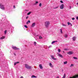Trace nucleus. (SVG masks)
<instances>
[{"instance_id":"f8f14e48","label":"nucleus","mask_w":78,"mask_h":78,"mask_svg":"<svg viewBox=\"0 0 78 78\" xmlns=\"http://www.w3.org/2000/svg\"><path fill=\"white\" fill-rule=\"evenodd\" d=\"M5 37L3 36L2 37L0 38V39L1 40H2V39H5Z\"/></svg>"},{"instance_id":"7ed1b4c3","label":"nucleus","mask_w":78,"mask_h":78,"mask_svg":"<svg viewBox=\"0 0 78 78\" xmlns=\"http://www.w3.org/2000/svg\"><path fill=\"white\" fill-rule=\"evenodd\" d=\"M12 48L14 50H19V48H17L15 46L12 47Z\"/></svg>"},{"instance_id":"4468645a","label":"nucleus","mask_w":78,"mask_h":78,"mask_svg":"<svg viewBox=\"0 0 78 78\" xmlns=\"http://www.w3.org/2000/svg\"><path fill=\"white\" fill-rule=\"evenodd\" d=\"M19 62H15L14 64V66H16V64H19Z\"/></svg>"},{"instance_id":"1a4fd4ad","label":"nucleus","mask_w":78,"mask_h":78,"mask_svg":"<svg viewBox=\"0 0 78 78\" xmlns=\"http://www.w3.org/2000/svg\"><path fill=\"white\" fill-rule=\"evenodd\" d=\"M39 67L41 69H43V67L42 66V65L41 64H40L39 65Z\"/></svg>"},{"instance_id":"f257e3e1","label":"nucleus","mask_w":78,"mask_h":78,"mask_svg":"<svg viewBox=\"0 0 78 78\" xmlns=\"http://www.w3.org/2000/svg\"><path fill=\"white\" fill-rule=\"evenodd\" d=\"M44 25L46 28H48L50 25V22L49 21H46L44 23Z\"/></svg>"},{"instance_id":"4c0bfd02","label":"nucleus","mask_w":78,"mask_h":78,"mask_svg":"<svg viewBox=\"0 0 78 78\" xmlns=\"http://www.w3.org/2000/svg\"><path fill=\"white\" fill-rule=\"evenodd\" d=\"M28 17L27 16V17H26V19H28Z\"/></svg>"},{"instance_id":"2eb2a0df","label":"nucleus","mask_w":78,"mask_h":78,"mask_svg":"<svg viewBox=\"0 0 78 78\" xmlns=\"http://www.w3.org/2000/svg\"><path fill=\"white\" fill-rule=\"evenodd\" d=\"M73 41H75V40H76V37H73Z\"/></svg>"},{"instance_id":"393cba45","label":"nucleus","mask_w":78,"mask_h":78,"mask_svg":"<svg viewBox=\"0 0 78 78\" xmlns=\"http://www.w3.org/2000/svg\"><path fill=\"white\" fill-rule=\"evenodd\" d=\"M6 33H7V30H5L4 31V33L5 34H6Z\"/></svg>"},{"instance_id":"bb28decb","label":"nucleus","mask_w":78,"mask_h":78,"mask_svg":"<svg viewBox=\"0 0 78 78\" xmlns=\"http://www.w3.org/2000/svg\"><path fill=\"white\" fill-rule=\"evenodd\" d=\"M24 27H25V28H28V27H27V26L26 25H24Z\"/></svg>"},{"instance_id":"6e6552de","label":"nucleus","mask_w":78,"mask_h":78,"mask_svg":"<svg viewBox=\"0 0 78 78\" xmlns=\"http://www.w3.org/2000/svg\"><path fill=\"white\" fill-rule=\"evenodd\" d=\"M58 56H59V57H60V58H63V56H62V55H61V54H58Z\"/></svg>"},{"instance_id":"58836bf2","label":"nucleus","mask_w":78,"mask_h":78,"mask_svg":"<svg viewBox=\"0 0 78 78\" xmlns=\"http://www.w3.org/2000/svg\"><path fill=\"white\" fill-rule=\"evenodd\" d=\"M68 49H64V50H68Z\"/></svg>"},{"instance_id":"473e14b6","label":"nucleus","mask_w":78,"mask_h":78,"mask_svg":"<svg viewBox=\"0 0 78 78\" xmlns=\"http://www.w3.org/2000/svg\"><path fill=\"white\" fill-rule=\"evenodd\" d=\"M58 8V7H57L55 8H54V9H56V8Z\"/></svg>"},{"instance_id":"aec40b11","label":"nucleus","mask_w":78,"mask_h":78,"mask_svg":"<svg viewBox=\"0 0 78 78\" xmlns=\"http://www.w3.org/2000/svg\"><path fill=\"white\" fill-rule=\"evenodd\" d=\"M66 78V74H64V76L62 78Z\"/></svg>"},{"instance_id":"b1692460","label":"nucleus","mask_w":78,"mask_h":78,"mask_svg":"<svg viewBox=\"0 0 78 78\" xmlns=\"http://www.w3.org/2000/svg\"><path fill=\"white\" fill-rule=\"evenodd\" d=\"M60 31H61V33H62V29H60Z\"/></svg>"},{"instance_id":"412c9836","label":"nucleus","mask_w":78,"mask_h":78,"mask_svg":"<svg viewBox=\"0 0 78 78\" xmlns=\"http://www.w3.org/2000/svg\"><path fill=\"white\" fill-rule=\"evenodd\" d=\"M41 6H42V3H40L39 4V6H40V7H41Z\"/></svg>"},{"instance_id":"ea45409f","label":"nucleus","mask_w":78,"mask_h":78,"mask_svg":"<svg viewBox=\"0 0 78 78\" xmlns=\"http://www.w3.org/2000/svg\"><path fill=\"white\" fill-rule=\"evenodd\" d=\"M20 78H23V76H21L20 77Z\"/></svg>"},{"instance_id":"2f4dec72","label":"nucleus","mask_w":78,"mask_h":78,"mask_svg":"<svg viewBox=\"0 0 78 78\" xmlns=\"http://www.w3.org/2000/svg\"><path fill=\"white\" fill-rule=\"evenodd\" d=\"M35 3H36V4H37V3H38V2H37V1H36V2H35Z\"/></svg>"},{"instance_id":"f704fd0d","label":"nucleus","mask_w":78,"mask_h":78,"mask_svg":"<svg viewBox=\"0 0 78 78\" xmlns=\"http://www.w3.org/2000/svg\"><path fill=\"white\" fill-rule=\"evenodd\" d=\"M72 20H75V18H72Z\"/></svg>"},{"instance_id":"f03ea898","label":"nucleus","mask_w":78,"mask_h":78,"mask_svg":"<svg viewBox=\"0 0 78 78\" xmlns=\"http://www.w3.org/2000/svg\"><path fill=\"white\" fill-rule=\"evenodd\" d=\"M25 67L26 69H31V66H29V65L27 64H25Z\"/></svg>"},{"instance_id":"cd10ccee","label":"nucleus","mask_w":78,"mask_h":78,"mask_svg":"<svg viewBox=\"0 0 78 78\" xmlns=\"http://www.w3.org/2000/svg\"><path fill=\"white\" fill-rule=\"evenodd\" d=\"M73 58L74 59H78V58H77L76 57H73Z\"/></svg>"},{"instance_id":"c03bdc74","label":"nucleus","mask_w":78,"mask_h":78,"mask_svg":"<svg viewBox=\"0 0 78 78\" xmlns=\"http://www.w3.org/2000/svg\"><path fill=\"white\" fill-rule=\"evenodd\" d=\"M77 5H78V3H77Z\"/></svg>"},{"instance_id":"39448f33","label":"nucleus","mask_w":78,"mask_h":78,"mask_svg":"<svg viewBox=\"0 0 78 78\" xmlns=\"http://www.w3.org/2000/svg\"><path fill=\"white\" fill-rule=\"evenodd\" d=\"M0 8L2 9H5V7H4L3 5H2V6H0Z\"/></svg>"},{"instance_id":"c85d7f7f","label":"nucleus","mask_w":78,"mask_h":78,"mask_svg":"<svg viewBox=\"0 0 78 78\" xmlns=\"http://www.w3.org/2000/svg\"><path fill=\"white\" fill-rule=\"evenodd\" d=\"M58 52H59V53H60V52L61 51V49H58Z\"/></svg>"},{"instance_id":"f3484780","label":"nucleus","mask_w":78,"mask_h":78,"mask_svg":"<svg viewBox=\"0 0 78 78\" xmlns=\"http://www.w3.org/2000/svg\"><path fill=\"white\" fill-rule=\"evenodd\" d=\"M64 64H67V61L63 63Z\"/></svg>"},{"instance_id":"c756f323","label":"nucleus","mask_w":78,"mask_h":78,"mask_svg":"<svg viewBox=\"0 0 78 78\" xmlns=\"http://www.w3.org/2000/svg\"><path fill=\"white\" fill-rule=\"evenodd\" d=\"M39 39H42V37L40 36L39 37Z\"/></svg>"},{"instance_id":"7c9ffc66","label":"nucleus","mask_w":78,"mask_h":78,"mask_svg":"<svg viewBox=\"0 0 78 78\" xmlns=\"http://www.w3.org/2000/svg\"><path fill=\"white\" fill-rule=\"evenodd\" d=\"M72 66H73V64H71L70 66V67H72Z\"/></svg>"},{"instance_id":"4be33fe9","label":"nucleus","mask_w":78,"mask_h":78,"mask_svg":"<svg viewBox=\"0 0 78 78\" xmlns=\"http://www.w3.org/2000/svg\"><path fill=\"white\" fill-rule=\"evenodd\" d=\"M67 36H68V35H67V34H66L65 35V37H67Z\"/></svg>"},{"instance_id":"20e7f679","label":"nucleus","mask_w":78,"mask_h":78,"mask_svg":"<svg viewBox=\"0 0 78 78\" xmlns=\"http://www.w3.org/2000/svg\"><path fill=\"white\" fill-rule=\"evenodd\" d=\"M64 4H62L60 6V8L61 9H64Z\"/></svg>"},{"instance_id":"dca6fc26","label":"nucleus","mask_w":78,"mask_h":78,"mask_svg":"<svg viewBox=\"0 0 78 78\" xmlns=\"http://www.w3.org/2000/svg\"><path fill=\"white\" fill-rule=\"evenodd\" d=\"M31 77V78H37V76H35L34 75L32 76Z\"/></svg>"},{"instance_id":"72a5a7b5","label":"nucleus","mask_w":78,"mask_h":78,"mask_svg":"<svg viewBox=\"0 0 78 78\" xmlns=\"http://www.w3.org/2000/svg\"><path fill=\"white\" fill-rule=\"evenodd\" d=\"M60 2L62 3H63V2L62 1H60Z\"/></svg>"},{"instance_id":"37998d69","label":"nucleus","mask_w":78,"mask_h":78,"mask_svg":"<svg viewBox=\"0 0 78 78\" xmlns=\"http://www.w3.org/2000/svg\"><path fill=\"white\" fill-rule=\"evenodd\" d=\"M1 6V4H0V6Z\"/></svg>"},{"instance_id":"423d86ee","label":"nucleus","mask_w":78,"mask_h":78,"mask_svg":"<svg viewBox=\"0 0 78 78\" xmlns=\"http://www.w3.org/2000/svg\"><path fill=\"white\" fill-rule=\"evenodd\" d=\"M73 53V52L72 51H70L68 52V55H72Z\"/></svg>"},{"instance_id":"5701e85b","label":"nucleus","mask_w":78,"mask_h":78,"mask_svg":"<svg viewBox=\"0 0 78 78\" xmlns=\"http://www.w3.org/2000/svg\"><path fill=\"white\" fill-rule=\"evenodd\" d=\"M31 12H29L28 13H27V15H29L30 14H31Z\"/></svg>"},{"instance_id":"6ab92c4d","label":"nucleus","mask_w":78,"mask_h":78,"mask_svg":"<svg viewBox=\"0 0 78 78\" xmlns=\"http://www.w3.org/2000/svg\"><path fill=\"white\" fill-rule=\"evenodd\" d=\"M55 42H57V41H54L52 42V44H54V43H55Z\"/></svg>"},{"instance_id":"a211bd4d","label":"nucleus","mask_w":78,"mask_h":78,"mask_svg":"<svg viewBox=\"0 0 78 78\" xmlns=\"http://www.w3.org/2000/svg\"><path fill=\"white\" fill-rule=\"evenodd\" d=\"M29 23H30V20H28L27 23V24H28Z\"/></svg>"},{"instance_id":"a878e982","label":"nucleus","mask_w":78,"mask_h":78,"mask_svg":"<svg viewBox=\"0 0 78 78\" xmlns=\"http://www.w3.org/2000/svg\"><path fill=\"white\" fill-rule=\"evenodd\" d=\"M62 25L63 26H65V27H66V26H67V25H66L64 24H62Z\"/></svg>"},{"instance_id":"9b49d317","label":"nucleus","mask_w":78,"mask_h":78,"mask_svg":"<svg viewBox=\"0 0 78 78\" xmlns=\"http://www.w3.org/2000/svg\"><path fill=\"white\" fill-rule=\"evenodd\" d=\"M49 66L51 67H53V65H52V64H51V63H49Z\"/></svg>"},{"instance_id":"a19ab883","label":"nucleus","mask_w":78,"mask_h":78,"mask_svg":"<svg viewBox=\"0 0 78 78\" xmlns=\"http://www.w3.org/2000/svg\"><path fill=\"white\" fill-rule=\"evenodd\" d=\"M59 78V77L58 76H57L56 78Z\"/></svg>"},{"instance_id":"ddd939ff","label":"nucleus","mask_w":78,"mask_h":78,"mask_svg":"<svg viewBox=\"0 0 78 78\" xmlns=\"http://www.w3.org/2000/svg\"><path fill=\"white\" fill-rule=\"evenodd\" d=\"M68 25H71V26H72V24L70 23H69V22H67Z\"/></svg>"},{"instance_id":"c9c22d12","label":"nucleus","mask_w":78,"mask_h":78,"mask_svg":"<svg viewBox=\"0 0 78 78\" xmlns=\"http://www.w3.org/2000/svg\"><path fill=\"white\" fill-rule=\"evenodd\" d=\"M34 44L36 45V42H34Z\"/></svg>"},{"instance_id":"9d476101","label":"nucleus","mask_w":78,"mask_h":78,"mask_svg":"<svg viewBox=\"0 0 78 78\" xmlns=\"http://www.w3.org/2000/svg\"><path fill=\"white\" fill-rule=\"evenodd\" d=\"M36 25V24L35 23H34L32 24L31 27H34V26H35V25Z\"/></svg>"},{"instance_id":"0eeeda50","label":"nucleus","mask_w":78,"mask_h":78,"mask_svg":"<svg viewBox=\"0 0 78 78\" xmlns=\"http://www.w3.org/2000/svg\"><path fill=\"white\" fill-rule=\"evenodd\" d=\"M51 59H54V60H56V58H54V56H53V55L51 56Z\"/></svg>"},{"instance_id":"e433bc0d","label":"nucleus","mask_w":78,"mask_h":78,"mask_svg":"<svg viewBox=\"0 0 78 78\" xmlns=\"http://www.w3.org/2000/svg\"><path fill=\"white\" fill-rule=\"evenodd\" d=\"M76 19L77 20H78V16L76 17Z\"/></svg>"},{"instance_id":"79ce46f5","label":"nucleus","mask_w":78,"mask_h":78,"mask_svg":"<svg viewBox=\"0 0 78 78\" xmlns=\"http://www.w3.org/2000/svg\"><path fill=\"white\" fill-rule=\"evenodd\" d=\"M13 7H14V8H16V7L15 6H14Z\"/></svg>"}]
</instances>
